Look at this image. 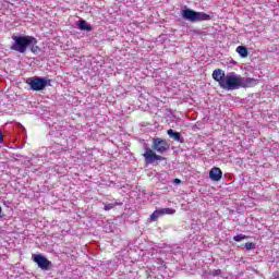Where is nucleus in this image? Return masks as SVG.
<instances>
[{"mask_svg":"<svg viewBox=\"0 0 279 279\" xmlns=\"http://www.w3.org/2000/svg\"><path fill=\"white\" fill-rule=\"evenodd\" d=\"M173 184H182V180H180V179H174V180H173Z\"/></svg>","mask_w":279,"mask_h":279,"instance_id":"nucleus-19","label":"nucleus"},{"mask_svg":"<svg viewBox=\"0 0 279 279\" xmlns=\"http://www.w3.org/2000/svg\"><path fill=\"white\" fill-rule=\"evenodd\" d=\"M146 151L143 154L146 165H154L156 160H165V157L156 155L154 150L149 147L145 148Z\"/></svg>","mask_w":279,"mask_h":279,"instance_id":"nucleus-7","label":"nucleus"},{"mask_svg":"<svg viewBox=\"0 0 279 279\" xmlns=\"http://www.w3.org/2000/svg\"><path fill=\"white\" fill-rule=\"evenodd\" d=\"M209 178L213 180V182H219L221 178H223V172L221 171L220 168L214 167L209 171Z\"/></svg>","mask_w":279,"mask_h":279,"instance_id":"nucleus-10","label":"nucleus"},{"mask_svg":"<svg viewBox=\"0 0 279 279\" xmlns=\"http://www.w3.org/2000/svg\"><path fill=\"white\" fill-rule=\"evenodd\" d=\"M25 84L29 86L31 90L40 92L45 90L47 86H51V80L47 77L33 76L25 80Z\"/></svg>","mask_w":279,"mask_h":279,"instance_id":"nucleus-5","label":"nucleus"},{"mask_svg":"<svg viewBox=\"0 0 279 279\" xmlns=\"http://www.w3.org/2000/svg\"><path fill=\"white\" fill-rule=\"evenodd\" d=\"M33 260L38 265L39 269H43L44 271H49V269H51V262L43 255H33Z\"/></svg>","mask_w":279,"mask_h":279,"instance_id":"nucleus-8","label":"nucleus"},{"mask_svg":"<svg viewBox=\"0 0 279 279\" xmlns=\"http://www.w3.org/2000/svg\"><path fill=\"white\" fill-rule=\"evenodd\" d=\"M163 215H175V209H173V208H159V209H156L150 215V221H156L159 217H162Z\"/></svg>","mask_w":279,"mask_h":279,"instance_id":"nucleus-9","label":"nucleus"},{"mask_svg":"<svg viewBox=\"0 0 279 279\" xmlns=\"http://www.w3.org/2000/svg\"><path fill=\"white\" fill-rule=\"evenodd\" d=\"M78 29L82 32H93V26H90L85 20L78 22Z\"/></svg>","mask_w":279,"mask_h":279,"instance_id":"nucleus-12","label":"nucleus"},{"mask_svg":"<svg viewBox=\"0 0 279 279\" xmlns=\"http://www.w3.org/2000/svg\"><path fill=\"white\" fill-rule=\"evenodd\" d=\"M275 279H279V275H277V276L275 277Z\"/></svg>","mask_w":279,"mask_h":279,"instance_id":"nucleus-21","label":"nucleus"},{"mask_svg":"<svg viewBox=\"0 0 279 279\" xmlns=\"http://www.w3.org/2000/svg\"><path fill=\"white\" fill-rule=\"evenodd\" d=\"M244 239H247L244 234H238L233 236V241H235L236 243H241V241H244Z\"/></svg>","mask_w":279,"mask_h":279,"instance_id":"nucleus-14","label":"nucleus"},{"mask_svg":"<svg viewBox=\"0 0 279 279\" xmlns=\"http://www.w3.org/2000/svg\"><path fill=\"white\" fill-rule=\"evenodd\" d=\"M38 49H40L38 46H36V45H31V51H32V53H37V52H38Z\"/></svg>","mask_w":279,"mask_h":279,"instance_id":"nucleus-17","label":"nucleus"},{"mask_svg":"<svg viewBox=\"0 0 279 279\" xmlns=\"http://www.w3.org/2000/svg\"><path fill=\"white\" fill-rule=\"evenodd\" d=\"M116 206H118L117 203H109L105 205L104 210H112V208H114Z\"/></svg>","mask_w":279,"mask_h":279,"instance_id":"nucleus-15","label":"nucleus"},{"mask_svg":"<svg viewBox=\"0 0 279 279\" xmlns=\"http://www.w3.org/2000/svg\"><path fill=\"white\" fill-rule=\"evenodd\" d=\"M257 84L258 80L252 77H243L234 72L231 90H239V88H252L257 86Z\"/></svg>","mask_w":279,"mask_h":279,"instance_id":"nucleus-4","label":"nucleus"},{"mask_svg":"<svg viewBox=\"0 0 279 279\" xmlns=\"http://www.w3.org/2000/svg\"><path fill=\"white\" fill-rule=\"evenodd\" d=\"M11 38L13 44L11 45L10 49L11 51H16L17 53H25L28 47H32V45H38V39L33 36L12 35Z\"/></svg>","mask_w":279,"mask_h":279,"instance_id":"nucleus-1","label":"nucleus"},{"mask_svg":"<svg viewBox=\"0 0 279 279\" xmlns=\"http://www.w3.org/2000/svg\"><path fill=\"white\" fill-rule=\"evenodd\" d=\"M151 148L158 154H165V151H169V143L166 140L156 137L153 140Z\"/></svg>","mask_w":279,"mask_h":279,"instance_id":"nucleus-6","label":"nucleus"},{"mask_svg":"<svg viewBox=\"0 0 279 279\" xmlns=\"http://www.w3.org/2000/svg\"><path fill=\"white\" fill-rule=\"evenodd\" d=\"M181 16L184 19V21H189L190 23H202V21H210V15L208 13L195 11L186 7L181 11Z\"/></svg>","mask_w":279,"mask_h":279,"instance_id":"nucleus-3","label":"nucleus"},{"mask_svg":"<svg viewBox=\"0 0 279 279\" xmlns=\"http://www.w3.org/2000/svg\"><path fill=\"white\" fill-rule=\"evenodd\" d=\"M245 250H254V247H256V244L252 243V242H247L244 245Z\"/></svg>","mask_w":279,"mask_h":279,"instance_id":"nucleus-16","label":"nucleus"},{"mask_svg":"<svg viewBox=\"0 0 279 279\" xmlns=\"http://www.w3.org/2000/svg\"><path fill=\"white\" fill-rule=\"evenodd\" d=\"M213 80L215 82H218L220 88H223V90H232V84L234 82V72H230L226 74V71L221 69L214 70Z\"/></svg>","mask_w":279,"mask_h":279,"instance_id":"nucleus-2","label":"nucleus"},{"mask_svg":"<svg viewBox=\"0 0 279 279\" xmlns=\"http://www.w3.org/2000/svg\"><path fill=\"white\" fill-rule=\"evenodd\" d=\"M211 276H221V269L213 270Z\"/></svg>","mask_w":279,"mask_h":279,"instance_id":"nucleus-18","label":"nucleus"},{"mask_svg":"<svg viewBox=\"0 0 279 279\" xmlns=\"http://www.w3.org/2000/svg\"><path fill=\"white\" fill-rule=\"evenodd\" d=\"M0 143H3V132L0 130Z\"/></svg>","mask_w":279,"mask_h":279,"instance_id":"nucleus-20","label":"nucleus"},{"mask_svg":"<svg viewBox=\"0 0 279 279\" xmlns=\"http://www.w3.org/2000/svg\"><path fill=\"white\" fill-rule=\"evenodd\" d=\"M167 134L170 138L177 141V143H184V138L182 137V134H180V132H175L172 129H169Z\"/></svg>","mask_w":279,"mask_h":279,"instance_id":"nucleus-11","label":"nucleus"},{"mask_svg":"<svg viewBox=\"0 0 279 279\" xmlns=\"http://www.w3.org/2000/svg\"><path fill=\"white\" fill-rule=\"evenodd\" d=\"M1 210H2V209H1V207H0V215H1Z\"/></svg>","mask_w":279,"mask_h":279,"instance_id":"nucleus-22","label":"nucleus"},{"mask_svg":"<svg viewBox=\"0 0 279 279\" xmlns=\"http://www.w3.org/2000/svg\"><path fill=\"white\" fill-rule=\"evenodd\" d=\"M236 52L239 53V56H240L241 58H247V48H246V47H244V46H239V47L236 48Z\"/></svg>","mask_w":279,"mask_h":279,"instance_id":"nucleus-13","label":"nucleus"}]
</instances>
